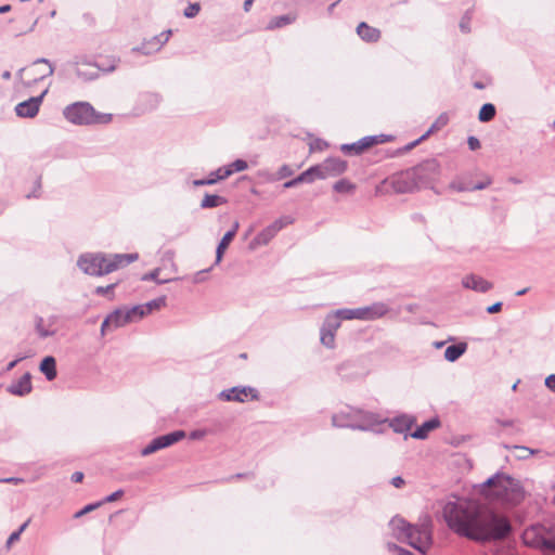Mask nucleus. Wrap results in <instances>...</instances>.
<instances>
[{
	"mask_svg": "<svg viewBox=\"0 0 555 555\" xmlns=\"http://www.w3.org/2000/svg\"><path fill=\"white\" fill-rule=\"evenodd\" d=\"M442 516L454 533L475 542L504 540L512 532V524L505 515L474 500L447 502Z\"/></svg>",
	"mask_w": 555,
	"mask_h": 555,
	"instance_id": "1",
	"label": "nucleus"
},
{
	"mask_svg": "<svg viewBox=\"0 0 555 555\" xmlns=\"http://www.w3.org/2000/svg\"><path fill=\"white\" fill-rule=\"evenodd\" d=\"M138 259V254L87 253L79 256L78 268L88 275L102 276Z\"/></svg>",
	"mask_w": 555,
	"mask_h": 555,
	"instance_id": "2",
	"label": "nucleus"
},
{
	"mask_svg": "<svg viewBox=\"0 0 555 555\" xmlns=\"http://www.w3.org/2000/svg\"><path fill=\"white\" fill-rule=\"evenodd\" d=\"M481 492L489 499L511 506L518 505L525 499V490L513 477L496 473L481 485Z\"/></svg>",
	"mask_w": 555,
	"mask_h": 555,
	"instance_id": "3",
	"label": "nucleus"
},
{
	"mask_svg": "<svg viewBox=\"0 0 555 555\" xmlns=\"http://www.w3.org/2000/svg\"><path fill=\"white\" fill-rule=\"evenodd\" d=\"M389 528L397 540L409 543L422 554H426L433 544L429 522L412 525L402 517L395 516L389 521Z\"/></svg>",
	"mask_w": 555,
	"mask_h": 555,
	"instance_id": "4",
	"label": "nucleus"
},
{
	"mask_svg": "<svg viewBox=\"0 0 555 555\" xmlns=\"http://www.w3.org/2000/svg\"><path fill=\"white\" fill-rule=\"evenodd\" d=\"M386 423L382 416L363 410L347 408L332 416V424L338 428H351L363 431L376 430V427Z\"/></svg>",
	"mask_w": 555,
	"mask_h": 555,
	"instance_id": "5",
	"label": "nucleus"
},
{
	"mask_svg": "<svg viewBox=\"0 0 555 555\" xmlns=\"http://www.w3.org/2000/svg\"><path fill=\"white\" fill-rule=\"evenodd\" d=\"M524 543L544 553H555V522H537L526 528L521 534Z\"/></svg>",
	"mask_w": 555,
	"mask_h": 555,
	"instance_id": "6",
	"label": "nucleus"
},
{
	"mask_svg": "<svg viewBox=\"0 0 555 555\" xmlns=\"http://www.w3.org/2000/svg\"><path fill=\"white\" fill-rule=\"evenodd\" d=\"M63 115L67 121L74 125L106 124L112 120L111 114H100L89 102H75L67 105Z\"/></svg>",
	"mask_w": 555,
	"mask_h": 555,
	"instance_id": "7",
	"label": "nucleus"
},
{
	"mask_svg": "<svg viewBox=\"0 0 555 555\" xmlns=\"http://www.w3.org/2000/svg\"><path fill=\"white\" fill-rule=\"evenodd\" d=\"M185 437L184 430H175L169 434L154 438L147 446L141 450L142 456H149L162 449L168 448Z\"/></svg>",
	"mask_w": 555,
	"mask_h": 555,
	"instance_id": "8",
	"label": "nucleus"
},
{
	"mask_svg": "<svg viewBox=\"0 0 555 555\" xmlns=\"http://www.w3.org/2000/svg\"><path fill=\"white\" fill-rule=\"evenodd\" d=\"M388 139H389V137L386 134L367 135V137L360 139L357 142L343 144L340 146V151L343 153L349 154V155H360L365 150H367L374 145L387 142Z\"/></svg>",
	"mask_w": 555,
	"mask_h": 555,
	"instance_id": "9",
	"label": "nucleus"
},
{
	"mask_svg": "<svg viewBox=\"0 0 555 555\" xmlns=\"http://www.w3.org/2000/svg\"><path fill=\"white\" fill-rule=\"evenodd\" d=\"M415 171L413 168H410L392 178L391 185L396 193H411L415 190L421 189V184L418 183Z\"/></svg>",
	"mask_w": 555,
	"mask_h": 555,
	"instance_id": "10",
	"label": "nucleus"
},
{
	"mask_svg": "<svg viewBox=\"0 0 555 555\" xmlns=\"http://www.w3.org/2000/svg\"><path fill=\"white\" fill-rule=\"evenodd\" d=\"M249 397L251 400L259 399V392L256 388L250 386H235L222 390L218 398L222 401L245 402V398Z\"/></svg>",
	"mask_w": 555,
	"mask_h": 555,
	"instance_id": "11",
	"label": "nucleus"
},
{
	"mask_svg": "<svg viewBox=\"0 0 555 555\" xmlns=\"http://www.w3.org/2000/svg\"><path fill=\"white\" fill-rule=\"evenodd\" d=\"M415 177L421 186L429 184L439 173V164L436 159H426L417 166L413 167Z\"/></svg>",
	"mask_w": 555,
	"mask_h": 555,
	"instance_id": "12",
	"label": "nucleus"
},
{
	"mask_svg": "<svg viewBox=\"0 0 555 555\" xmlns=\"http://www.w3.org/2000/svg\"><path fill=\"white\" fill-rule=\"evenodd\" d=\"M171 34V29H167L151 39L143 41L141 46L132 48V52L142 53L144 55L157 52L169 40Z\"/></svg>",
	"mask_w": 555,
	"mask_h": 555,
	"instance_id": "13",
	"label": "nucleus"
},
{
	"mask_svg": "<svg viewBox=\"0 0 555 555\" xmlns=\"http://www.w3.org/2000/svg\"><path fill=\"white\" fill-rule=\"evenodd\" d=\"M48 93V89H46L40 95L31 96L26 101L18 103L15 106V113L18 117L22 118H34L40 108V105L43 101V98Z\"/></svg>",
	"mask_w": 555,
	"mask_h": 555,
	"instance_id": "14",
	"label": "nucleus"
},
{
	"mask_svg": "<svg viewBox=\"0 0 555 555\" xmlns=\"http://www.w3.org/2000/svg\"><path fill=\"white\" fill-rule=\"evenodd\" d=\"M160 102V94L156 92H142L137 99L134 111L138 115L145 114L157 108Z\"/></svg>",
	"mask_w": 555,
	"mask_h": 555,
	"instance_id": "15",
	"label": "nucleus"
},
{
	"mask_svg": "<svg viewBox=\"0 0 555 555\" xmlns=\"http://www.w3.org/2000/svg\"><path fill=\"white\" fill-rule=\"evenodd\" d=\"M320 166L321 170H323L324 179L340 176L348 168L347 162L339 157H328Z\"/></svg>",
	"mask_w": 555,
	"mask_h": 555,
	"instance_id": "16",
	"label": "nucleus"
},
{
	"mask_svg": "<svg viewBox=\"0 0 555 555\" xmlns=\"http://www.w3.org/2000/svg\"><path fill=\"white\" fill-rule=\"evenodd\" d=\"M463 287L477 293H487L492 289L493 284L476 274H468L462 280Z\"/></svg>",
	"mask_w": 555,
	"mask_h": 555,
	"instance_id": "17",
	"label": "nucleus"
},
{
	"mask_svg": "<svg viewBox=\"0 0 555 555\" xmlns=\"http://www.w3.org/2000/svg\"><path fill=\"white\" fill-rule=\"evenodd\" d=\"M33 390L31 385V375L30 373H25L18 380L13 382L7 388V391L13 396L24 397L30 393Z\"/></svg>",
	"mask_w": 555,
	"mask_h": 555,
	"instance_id": "18",
	"label": "nucleus"
},
{
	"mask_svg": "<svg viewBox=\"0 0 555 555\" xmlns=\"http://www.w3.org/2000/svg\"><path fill=\"white\" fill-rule=\"evenodd\" d=\"M388 422L387 418H385ZM415 418L413 416L402 414L393 417L389 421V427L393 429L395 433L404 434L411 429L414 425Z\"/></svg>",
	"mask_w": 555,
	"mask_h": 555,
	"instance_id": "19",
	"label": "nucleus"
},
{
	"mask_svg": "<svg viewBox=\"0 0 555 555\" xmlns=\"http://www.w3.org/2000/svg\"><path fill=\"white\" fill-rule=\"evenodd\" d=\"M357 34L365 42H377L380 38V30L370 26L365 22H361L357 26Z\"/></svg>",
	"mask_w": 555,
	"mask_h": 555,
	"instance_id": "20",
	"label": "nucleus"
},
{
	"mask_svg": "<svg viewBox=\"0 0 555 555\" xmlns=\"http://www.w3.org/2000/svg\"><path fill=\"white\" fill-rule=\"evenodd\" d=\"M231 176L230 170H225L222 167L218 168L215 171H211L206 179H197L192 182L194 186H204V185H212L220 180L227 179Z\"/></svg>",
	"mask_w": 555,
	"mask_h": 555,
	"instance_id": "21",
	"label": "nucleus"
},
{
	"mask_svg": "<svg viewBox=\"0 0 555 555\" xmlns=\"http://www.w3.org/2000/svg\"><path fill=\"white\" fill-rule=\"evenodd\" d=\"M440 426V421L437 417L430 418L418 426L412 434L411 437L414 439H425L428 434Z\"/></svg>",
	"mask_w": 555,
	"mask_h": 555,
	"instance_id": "22",
	"label": "nucleus"
},
{
	"mask_svg": "<svg viewBox=\"0 0 555 555\" xmlns=\"http://www.w3.org/2000/svg\"><path fill=\"white\" fill-rule=\"evenodd\" d=\"M366 321L379 319L388 313L389 307L384 302H374L371 306L364 307Z\"/></svg>",
	"mask_w": 555,
	"mask_h": 555,
	"instance_id": "23",
	"label": "nucleus"
},
{
	"mask_svg": "<svg viewBox=\"0 0 555 555\" xmlns=\"http://www.w3.org/2000/svg\"><path fill=\"white\" fill-rule=\"evenodd\" d=\"M40 372L46 376V378L51 382L55 379L57 372H56V361L52 356H48L42 359L40 363Z\"/></svg>",
	"mask_w": 555,
	"mask_h": 555,
	"instance_id": "24",
	"label": "nucleus"
},
{
	"mask_svg": "<svg viewBox=\"0 0 555 555\" xmlns=\"http://www.w3.org/2000/svg\"><path fill=\"white\" fill-rule=\"evenodd\" d=\"M467 350L466 343H457L447 347L444 350V359L449 362H455L459 360Z\"/></svg>",
	"mask_w": 555,
	"mask_h": 555,
	"instance_id": "25",
	"label": "nucleus"
},
{
	"mask_svg": "<svg viewBox=\"0 0 555 555\" xmlns=\"http://www.w3.org/2000/svg\"><path fill=\"white\" fill-rule=\"evenodd\" d=\"M118 62H119L118 59L112 56V57L107 59L105 62H101V63L86 62L83 64L95 67L99 72L108 74V73H113L117 68Z\"/></svg>",
	"mask_w": 555,
	"mask_h": 555,
	"instance_id": "26",
	"label": "nucleus"
},
{
	"mask_svg": "<svg viewBox=\"0 0 555 555\" xmlns=\"http://www.w3.org/2000/svg\"><path fill=\"white\" fill-rule=\"evenodd\" d=\"M227 203V198L217 195V194H205L204 198L201 202V208H215L221 206Z\"/></svg>",
	"mask_w": 555,
	"mask_h": 555,
	"instance_id": "27",
	"label": "nucleus"
},
{
	"mask_svg": "<svg viewBox=\"0 0 555 555\" xmlns=\"http://www.w3.org/2000/svg\"><path fill=\"white\" fill-rule=\"evenodd\" d=\"M276 234L272 231V229L268 225L261 232H259L254 240L251 241V246H261L267 245Z\"/></svg>",
	"mask_w": 555,
	"mask_h": 555,
	"instance_id": "28",
	"label": "nucleus"
},
{
	"mask_svg": "<svg viewBox=\"0 0 555 555\" xmlns=\"http://www.w3.org/2000/svg\"><path fill=\"white\" fill-rule=\"evenodd\" d=\"M106 318L113 325V328L121 327L128 323V320L126 319V311L124 309H116Z\"/></svg>",
	"mask_w": 555,
	"mask_h": 555,
	"instance_id": "29",
	"label": "nucleus"
},
{
	"mask_svg": "<svg viewBox=\"0 0 555 555\" xmlns=\"http://www.w3.org/2000/svg\"><path fill=\"white\" fill-rule=\"evenodd\" d=\"M233 238V231H228L223 235L216 249V263H219L222 260L223 254Z\"/></svg>",
	"mask_w": 555,
	"mask_h": 555,
	"instance_id": "30",
	"label": "nucleus"
},
{
	"mask_svg": "<svg viewBox=\"0 0 555 555\" xmlns=\"http://www.w3.org/2000/svg\"><path fill=\"white\" fill-rule=\"evenodd\" d=\"M496 115V108L492 103L483 104L478 113V119L480 122H489Z\"/></svg>",
	"mask_w": 555,
	"mask_h": 555,
	"instance_id": "31",
	"label": "nucleus"
},
{
	"mask_svg": "<svg viewBox=\"0 0 555 555\" xmlns=\"http://www.w3.org/2000/svg\"><path fill=\"white\" fill-rule=\"evenodd\" d=\"M449 122V116L447 113L440 114L430 128L422 135V139H427L431 133L446 127Z\"/></svg>",
	"mask_w": 555,
	"mask_h": 555,
	"instance_id": "32",
	"label": "nucleus"
},
{
	"mask_svg": "<svg viewBox=\"0 0 555 555\" xmlns=\"http://www.w3.org/2000/svg\"><path fill=\"white\" fill-rule=\"evenodd\" d=\"M340 327V321L337 319V315H334V313H328L321 326L322 330L331 333H336V331Z\"/></svg>",
	"mask_w": 555,
	"mask_h": 555,
	"instance_id": "33",
	"label": "nucleus"
},
{
	"mask_svg": "<svg viewBox=\"0 0 555 555\" xmlns=\"http://www.w3.org/2000/svg\"><path fill=\"white\" fill-rule=\"evenodd\" d=\"M125 311L128 323L139 321L146 315L143 305L133 306L129 309H126Z\"/></svg>",
	"mask_w": 555,
	"mask_h": 555,
	"instance_id": "34",
	"label": "nucleus"
},
{
	"mask_svg": "<svg viewBox=\"0 0 555 555\" xmlns=\"http://www.w3.org/2000/svg\"><path fill=\"white\" fill-rule=\"evenodd\" d=\"M75 74L77 78L82 81H92L99 78V70L95 67H93V69H83L82 67L78 66L75 70Z\"/></svg>",
	"mask_w": 555,
	"mask_h": 555,
	"instance_id": "35",
	"label": "nucleus"
},
{
	"mask_svg": "<svg viewBox=\"0 0 555 555\" xmlns=\"http://www.w3.org/2000/svg\"><path fill=\"white\" fill-rule=\"evenodd\" d=\"M294 21H295V17L289 14L275 16L274 18H272L270 21L268 28L269 29L281 28V27L292 24Z\"/></svg>",
	"mask_w": 555,
	"mask_h": 555,
	"instance_id": "36",
	"label": "nucleus"
},
{
	"mask_svg": "<svg viewBox=\"0 0 555 555\" xmlns=\"http://www.w3.org/2000/svg\"><path fill=\"white\" fill-rule=\"evenodd\" d=\"M166 306V296H160L143 305L145 314H150L154 310H159Z\"/></svg>",
	"mask_w": 555,
	"mask_h": 555,
	"instance_id": "37",
	"label": "nucleus"
},
{
	"mask_svg": "<svg viewBox=\"0 0 555 555\" xmlns=\"http://www.w3.org/2000/svg\"><path fill=\"white\" fill-rule=\"evenodd\" d=\"M333 189L337 193H351L354 191L356 185L347 179H340L334 183Z\"/></svg>",
	"mask_w": 555,
	"mask_h": 555,
	"instance_id": "38",
	"label": "nucleus"
},
{
	"mask_svg": "<svg viewBox=\"0 0 555 555\" xmlns=\"http://www.w3.org/2000/svg\"><path fill=\"white\" fill-rule=\"evenodd\" d=\"M301 183H311V181L308 178V172L304 171L299 176H297L296 178L286 181L283 184V188L284 189H292V188H295V186H297V185H299Z\"/></svg>",
	"mask_w": 555,
	"mask_h": 555,
	"instance_id": "39",
	"label": "nucleus"
},
{
	"mask_svg": "<svg viewBox=\"0 0 555 555\" xmlns=\"http://www.w3.org/2000/svg\"><path fill=\"white\" fill-rule=\"evenodd\" d=\"M36 331L41 338L51 337L55 334L54 330H49L44 326V320L42 318L36 320Z\"/></svg>",
	"mask_w": 555,
	"mask_h": 555,
	"instance_id": "40",
	"label": "nucleus"
},
{
	"mask_svg": "<svg viewBox=\"0 0 555 555\" xmlns=\"http://www.w3.org/2000/svg\"><path fill=\"white\" fill-rule=\"evenodd\" d=\"M320 340L322 345H324L327 348H334L335 347V334L331 332H326L324 330H320Z\"/></svg>",
	"mask_w": 555,
	"mask_h": 555,
	"instance_id": "41",
	"label": "nucleus"
},
{
	"mask_svg": "<svg viewBox=\"0 0 555 555\" xmlns=\"http://www.w3.org/2000/svg\"><path fill=\"white\" fill-rule=\"evenodd\" d=\"M225 170H230L231 175L238 171H244L248 168L247 162L244 159H236L232 164L222 167Z\"/></svg>",
	"mask_w": 555,
	"mask_h": 555,
	"instance_id": "42",
	"label": "nucleus"
},
{
	"mask_svg": "<svg viewBox=\"0 0 555 555\" xmlns=\"http://www.w3.org/2000/svg\"><path fill=\"white\" fill-rule=\"evenodd\" d=\"M275 173L276 181L284 180L294 175V169L289 165H282Z\"/></svg>",
	"mask_w": 555,
	"mask_h": 555,
	"instance_id": "43",
	"label": "nucleus"
},
{
	"mask_svg": "<svg viewBox=\"0 0 555 555\" xmlns=\"http://www.w3.org/2000/svg\"><path fill=\"white\" fill-rule=\"evenodd\" d=\"M450 188L457 192H472V183L463 180H454L450 183Z\"/></svg>",
	"mask_w": 555,
	"mask_h": 555,
	"instance_id": "44",
	"label": "nucleus"
},
{
	"mask_svg": "<svg viewBox=\"0 0 555 555\" xmlns=\"http://www.w3.org/2000/svg\"><path fill=\"white\" fill-rule=\"evenodd\" d=\"M37 64H46V65H48V73H47V74L41 75L39 78H35V81L42 80V79H44L47 76H51V75H53V73H54V66H53V64H52L48 59H44V57L37 59V60H35V61L33 62V65H37Z\"/></svg>",
	"mask_w": 555,
	"mask_h": 555,
	"instance_id": "45",
	"label": "nucleus"
},
{
	"mask_svg": "<svg viewBox=\"0 0 555 555\" xmlns=\"http://www.w3.org/2000/svg\"><path fill=\"white\" fill-rule=\"evenodd\" d=\"M305 172H308V178L311 181V183L314 181V179H324L323 170H321V166L314 165L305 170Z\"/></svg>",
	"mask_w": 555,
	"mask_h": 555,
	"instance_id": "46",
	"label": "nucleus"
},
{
	"mask_svg": "<svg viewBox=\"0 0 555 555\" xmlns=\"http://www.w3.org/2000/svg\"><path fill=\"white\" fill-rule=\"evenodd\" d=\"M201 11V5L199 3L195 2V3H190L185 9H184V12H183V15L186 17V18H193L195 17L198 12Z\"/></svg>",
	"mask_w": 555,
	"mask_h": 555,
	"instance_id": "47",
	"label": "nucleus"
},
{
	"mask_svg": "<svg viewBox=\"0 0 555 555\" xmlns=\"http://www.w3.org/2000/svg\"><path fill=\"white\" fill-rule=\"evenodd\" d=\"M257 176L259 179H261L263 182L273 183L276 182L275 173L268 170V169H261L257 172Z\"/></svg>",
	"mask_w": 555,
	"mask_h": 555,
	"instance_id": "48",
	"label": "nucleus"
},
{
	"mask_svg": "<svg viewBox=\"0 0 555 555\" xmlns=\"http://www.w3.org/2000/svg\"><path fill=\"white\" fill-rule=\"evenodd\" d=\"M387 550L392 555H414L412 552H410L403 547H400L395 543H390V542L387 543Z\"/></svg>",
	"mask_w": 555,
	"mask_h": 555,
	"instance_id": "49",
	"label": "nucleus"
},
{
	"mask_svg": "<svg viewBox=\"0 0 555 555\" xmlns=\"http://www.w3.org/2000/svg\"><path fill=\"white\" fill-rule=\"evenodd\" d=\"M334 315H337V319L341 322V320H353V309H338L333 312Z\"/></svg>",
	"mask_w": 555,
	"mask_h": 555,
	"instance_id": "50",
	"label": "nucleus"
},
{
	"mask_svg": "<svg viewBox=\"0 0 555 555\" xmlns=\"http://www.w3.org/2000/svg\"><path fill=\"white\" fill-rule=\"evenodd\" d=\"M292 221L288 218H280L276 219L274 222H272L269 227L272 229V231L278 234L279 231H281L284 227H286Z\"/></svg>",
	"mask_w": 555,
	"mask_h": 555,
	"instance_id": "51",
	"label": "nucleus"
},
{
	"mask_svg": "<svg viewBox=\"0 0 555 555\" xmlns=\"http://www.w3.org/2000/svg\"><path fill=\"white\" fill-rule=\"evenodd\" d=\"M103 504V502H96L86 505L82 509L78 511L74 517L79 518L83 516L85 514L94 511L95 508L100 507Z\"/></svg>",
	"mask_w": 555,
	"mask_h": 555,
	"instance_id": "52",
	"label": "nucleus"
},
{
	"mask_svg": "<svg viewBox=\"0 0 555 555\" xmlns=\"http://www.w3.org/2000/svg\"><path fill=\"white\" fill-rule=\"evenodd\" d=\"M492 183V179L489 176H486L481 181L473 184L472 192L478 191V190H485Z\"/></svg>",
	"mask_w": 555,
	"mask_h": 555,
	"instance_id": "53",
	"label": "nucleus"
},
{
	"mask_svg": "<svg viewBox=\"0 0 555 555\" xmlns=\"http://www.w3.org/2000/svg\"><path fill=\"white\" fill-rule=\"evenodd\" d=\"M470 20H472L470 12L467 11L460 22V28L463 33H468L470 30V27H469Z\"/></svg>",
	"mask_w": 555,
	"mask_h": 555,
	"instance_id": "54",
	"label": "nucleus"
},
{
	"mask_svg": "<svg viewBox=\"0 0 555 555\" xmlns=\"http://www.w3.org/2000/svg\"><path fill=\"white\" fill-rule=\"evenodd\" d=\"M124 495V490L119 489L115 492H113L112 494L107 495L105 499H103L101 502L104 503H111V502H115L117 501L118 499H120L121 496Z\"/></svg>",
	"mask_w": 555,
	"mask_h": 555,
	"instance_id": "55",
	"label": "nucleus"
},
{
	"mask_svg": "<svg viewBox=\"0 0 555 555\" xmlns=\"http://www.w3.org/2000/svg\"><path fill=\"white\" fill-rule=\"evenodd\" d=\"M21 539L20 532H12L5 542V548L9 551L12 545Z\"/></svg>",
	"mask_w": 555,
	"mask_h": 555,
	"instance_id": "56",
	"label": "nucleus"
},
{
	"mask_svg": "<svg viewBox=\"0 0 555 555\" xmlns=\"http://www.w3.org/2000/svg\"><path fill=\"white\" fill-rule=\"evenodd\" d=\"M115 286H116V283L109 284L107 286H98L95 288V294L96 295H102V296L106 295V294L111 293L115 288Z\"/></svg>",
	"mask_w": 555,
	"mask_h": 555,
	"instance_id": "57",
	"label": "nucleus"
},
{
	"mask_svg": "<svg viewBox=\"0 0 555 555\" xmlns=\"http://www.w3.org/2000/svg\"><path fill=\"white\" fill-rule=\"evenodd\" d=\"M514 448L525 452V455H519L520 459H528L537 452L535 450L522 446H515Z\"/></svg>",
	"mask_w": 555,
	"mask_h": 555,
	"instance_id": "58",
	"label": "nucleus"
},
{
	"mask_svg": "<svg viewBox=\"0 0 555 555\" xmlns=\"http://www.w3.org/2000/svg\"><path fill=\"white\" fill-rule=\"evenodd\" d=\"M469 150L476 151L480 147V141L476 137L470 135L467 140Z\"/></svg>",
	"mask_w": 555,
	"mask_h": 555,
	"instance_id": "59",
	"label": "nucleus"
},
{
	"mask_svg": "<svg viewBox=\"0 0 555 555\" xmlns=\"http://www.w3.org/2000/svg\"><path fill=\"white\" fill-rule=\"evenodd\" d=\"M207 431L205 429H195L190 433V438L192 440H199L206 436Z\"/></svg>",
	"mask_w": 555,
	"mask_h": 555,
	"instance_id": "60",
	"label": "nucleus"
},
{
	"mask_svg": "<svg viewBox=\"0 0 555 555\" xmlns=\"http://www.w3.org/2000/svg\"><path fill=\"white\" fill-rule=\"evenodd\" d=\"M365 313L366 312L364 310V307L353 309V320L357 319L366 321Z\"/></svg>",
	"mask_w": 555,
	"mask_h": 555,
	"instance_id": "61",
	"label": "nucleus"
},
{
	"mask_svg": "<svg viewBox=\"0 0 555 555\" xmlns=\"http://www.w3.org/2000/svg\"><path fill=\"white\" fill-rule=\"evenodd\" d=\"M544 383L552 392H555V374L548 375Z\"/></svg>",
	"mask_w": 555,
	"mask_h": 555,
	"instance_id": "62",
	"label": "nucleus"
},
{
	"mask_svg": "<svg viewBox=\"0 0 555 555\" xmlns=\"http://www.w3.org/2000/svg\"><path fill=\"white\" fill-rule=\"evenodd\" d=\"M503 304L501 301L494 302L493 305L487 308V312L490 314L498 313L502 310Z\"/></svg>",
	"mask_w": 555,
	"mask_h": 555,
	"instance_id": "63",
	"label": "nucleus"
},
{
	"mask_svg": "<svg viewBox=\"0 0 555 555\" xmlns=\"http://www.w3.org/2000/svg\"><path fill=\"white\" fill-rule=\"evenodd\" d=\"M83 23L88 26H94L95 18L91 13H83L81 16Z\"/></svg>",
	"mask_w": 555,
	"mask_h": 555,
	"instance_id": "64",
	"label": "nucleus"
}]
</instances>
